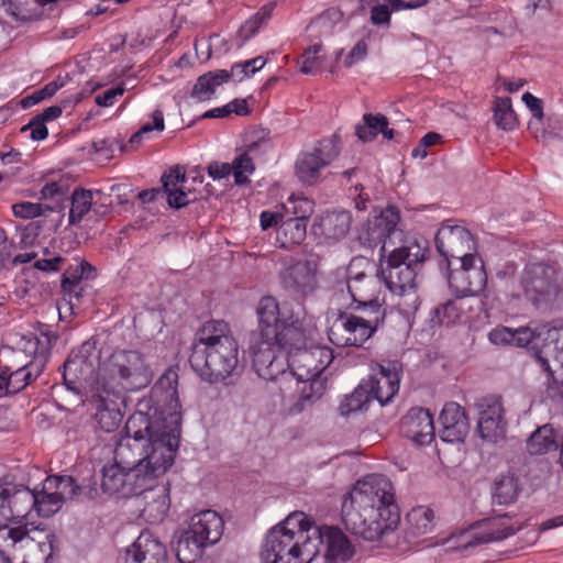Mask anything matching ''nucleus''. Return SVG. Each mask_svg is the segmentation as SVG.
<instances>
[{
    "label": "nucleus",
    "mask_w": 563,
    "mask_h": 563,
    "mask_svg": "<svg viewBox=\"0 0 563 563\" xmlns=\"http://www.w3.org/2000/svg\"><path fill=\"white\" fill-rule=\"evenodd\" d=\"M352 214L346 210H334L325 212L317 224L313 225L316 233H320L327 240L339 241L350 231Z\"/></svg>",
    "instance_id": "obj_31"
},
{
    "label": "nucleus",
    "mask_w": 563,
    "mask_h": 563,
    "mask_svg": "<svg viewBox=\"0 0 563 563\" xmlns=\"http://www.w3.org/2000/svg\"><path fill=\"white\" fill-rule=\"evenodd\" d=\"M34 510L37 516L49 518L59 511L64 505V503L57 497V495L52 490L45 487V482H43V487L38 492L34 489Z\"/></svg>",
    "instance_id": "obj_47"
},
{
    "label": "nucleus",
    "mask_w": 563,
    "mask_h": 563,
    "mask_svg": "<svg viewBox=\"0 0 563 563\" xmlns=\"http://www.w3.org/2000/svg\"><path fill=\"white\" fill-rule=\"evenodd\" d=\"M275 345L283 352L290 354L292 352L302 353L307 351V336L301 324L298 322H283L278 329H276V335L269 338Z\"/></svg>",
    "instance_id": "obj_32"
},
{
    "label": "nucleus",
    "mask_w": 563,
    "mask_h": 563,
    "mask_svg": "<svg viewBox=\"0 0 563 563\" xmlns=\"http://www.w3.org/2000/svg\"><path fill=\"white\" fill-rule=\"evenodd\" d=\"M549 324H539L534 328L523 327L514 330V345L527 347L531 350L537 358V361L542 366V350L545 345V333L543 331L548 330Z\"/></svg>",
    "instance_id": "obj_36"
},
{
    "label": "nucleus",
    "mask_w": 563,
    "mask_h": 563,
    "mask_svg": "<svg viewBox=\"0 0 563 563\" xmlns=\"http://www.w3.org/2000/svg\"><path fill=\"white\" fill-rule=\"evenodd\" d=\"M341 518L346 530L364 541H383L400 523L393 483L384 475L357 481L343 498Z\"/></svg>",
    "instance_id": "obj_1"
},
{
    "label": "nucleus",
    "mask_w": 563,
    "mask_h": 563,
    "mask_svg": "<svg viewBox=\"0 0 563 563\" xmlns=\"http://www.w3.org/2000/svg\"><path fill=\"white\" fill-rule=\"evenodd\" d=\"M374 400L371 393L366 388L364 380L353 390L352 394L347 395L340 405L341 415L347 416L351 412L363 410L366 406Z\"/></svg>",
    "instance_id": "obj_51"
},
{
    "label": "nucleus",
    "mask_w": 563,
    "mask_h": 563,
    "mask_svg": "<svg viewBox=\"0 0 563 563\" xmlns=\"http://www.w3.org/2000/svg\"><path fill=\"white\" fill-rule=\"evenodd\" d=\"M45 487L52 489L63 501L73 500L81 487L69 475H51L45 478Z\"/></svg>",
    "instance_id": "obj_48"
},
{
    "label": "nucleus",
    "mask_w": 563,
    "mask_h": 563,
    "mask_svg": "<svg viewBox=\"0 0 563 563\" xmlns=\"http://www.w3.org/2000/svg\"><path fill=\"white\" fill-rule=\"evenodd\" d=\"M164 195H167V202L170 208L180 209L188 205L186 194L178 189L180 183H186V174L180 172L178 166L169 168L161 178Z\"/></svg>",
    "instance_id": "obj_37"
},
{
    "label": "nucleus",
    "mask_w": 563,
    "mask_h": 563,
    "mask_svg": "<svg viewBox=\"0 0 563 563\" xmlns=\"http://www.w3.org/2000/svg\"><path fill=\"white\" fill-rule=\"evenodd\" d=\"M67 205L56 202L54 206L47 203H35L30 201H23L19 203H14L12 206L13 214L16 218L22 219H33L37 217H48L52 216L51 224L48 225L49 230H57L60 225L64 217Z\"/></svg>",
    "instance_id": "obj_30"
},
{
    "label": "nucleus",
    "mask_w": 563,
    "mask_h": 563,
    "mask_svg": "<svg viewBox=\"0 0 563 563\" xmlns=\"http://www.w3.org/2000/svg\"><path fill=\"white\" fill-rule=\"evenodd\" d=\"M401 364L397 361L380 364L378 373L363 379L373 399L387 405L399 390Z\"/></svg>",
    "instance_id": "obj_23"
},
{
    "label": "nucleus",
    "mask_w": 563,
    "mask_h": 563,
    "mask_svg": "<svg viewBox=\"0 0 563 563\" xmlns=\"http://www.w3.org/2000/svg\"><path fill=\"white\" fill-rule=\"evenodd\" d=\"M311 519L301 511L290 514L282 523L272 528L262 550L264 562L298 555L299 540L311 530Z\"/></svg>",
    "instance_id": "obj_8"
},
{
    "label": "nucleus",
    "mask_w": 563,
    "mask_h": 563,
    "mask_svg": "<svg viewBox=\"0 0 563 563\" xmlns=\"http://www.w3.org/2000/svg\"><path fill=\"white\" fill-rule=\"evenodd\" d=\"M400 220L396 207H387L379 216L368 220L365 231L360 240L371 249L380 245V258L388 255L390 247H397L396 241L401 242L404 233L397 229Z\"/></svg>",
    "instance_id": "obj_13"
},
{
    "label": "nucleus",
    "mask_w": 563,
    "mask_h": 563,
    "mask_svg": "<svg viewBox=\"0 0 563 563\" xmlns=\"http://www.w3.org/2000/svg\"><path fill=\"white\" fill-rule=\"evenodd\" d=\"M363 121V125H356V135L363 142L373 141L380 133V130L389 124L388 119L380 113H365Z\"/></svg>",
    "instance_id": "obj_52"
},
{
    "label": "nucleus",
    "mask_w": 563,
    "mask_h": 563,
    "mask_svg": "<svg viewBox=\"0 0 563 563\" xmlns=\"http://www.w3.org/2000/svg\"><path fill=\"white\" fill-rule=\"evenodd\" d=\"M457 320V306L454 299H449L433 311L432 322L444 327H453Z\"/></svg>",
    "instance_id": "obj_59"
},
{
    "label": "nucleus",
    "mask_w": 563,
    "mask_h": 563,
    "mask_svg": "<svg viewBox=\"0 0 563 563\" xmlns=\"http://www.w3.org/2000/svg\"><path fill=\"white\" fill-rule=\"evenodd\" d=\"M556 448V435L553 428L549 424L538 428L527 441L528 452L534 455L547 454Z\"/></svg>",
    "instance_id": "obj_45"
},
{
    "label": "nucleus",
    "mask_w": 563,
    "mask_h": 563,
    "mask_svg": "<svg viewBox=\"0 0 563 563\" xmlns=\"http://www.w3.org/2000/svg\"><path fill=\"white\" fill-rule=\"evenodd\" d=\"M493 119L497 128L506 132H511L518 126V118L509 97L494 98Z\"/></svg>",
    "instance_id": "obj_44"
},
{
    "label": "nucleus",
    "mask_w": 563,
    "mask_h": 563,
    "mask_svg": "<svg viewBox=\"0 0 563 563\" xmlns=\"http://www.w3.org/2000/svg\"><path fill=\"white\" fill-rule=\"evenodd\" d=\"M317 258L298 261L279 273L280 284L286 290L294 294H310L317 286Z\"/></svg>",
    "instance_id": "obj_22"
},
{
    "label": "nucleus",
    "mask_w": 563,
    "mask_h": 563,
    "mask_svg": "<svg viewBox=\"0 0 563 563\" xmlns=\"http://www.w3.org/2000/svg\"><path fill=\"white\" fill-rule=\"evenodd\" d=\"M289 203L291 205L294 218L302 219L307 222L313 212V202L307 198L291 199Z\"/></svg>",
    "instance_id": "obj_64"
},
{
    "label": "nucleus",
    "mask_w": 563,
    "mask_h": 563,
    "mask_svg": "<svg viewBox=\"0 0 563 563\" xmlns=\"http://www.w3.org/2000/svg\"><path fill=\"white\" fill-rule=\"evenodd\" d=\"M156 445L151 446L137 438L124 437L117 443L113 462L126 470H140L141 474L148 475V481L155 483L174 464L176 456L173 444Z\"/></svg>",
    "instance_id": "obj_6"
},
{
    "label": "nucleus",
    "mask_w": 563,
    "mask_h": 563,
    "mask_svg": "<svg viewBox=\"0 0 563 563\" xmlns=\"http://www.w3.org/2000/svg\"><path fill=\"white\" fill-rule=\"evenodd\" d=\"M277 233L278 236L284 235L286 239V241L283 242V246H285L286 242L300 244L306 238L307 222L294 217L287 218L279 224Z\"/></svg>",
    "instance_id": "obj_53"
},
{
    "label": "nucleus",
    "mask_w": 563,
    "mask_h": 563,
    "mask_svg": "<svg viewBox=\"0 0 563 563\" xmlns=\"http://www.w3.org/2000/svg\"><path fill=\"white\" fill-rule=\"evenodd\" d=\"M258 334L257 338H273L276 329L284 322L279 319L278 302L274 297H263L257 305Z\"/></svg>",
    "instance_id": "obj_35"
},
{
    "label": "nucleus",
    "mask_w": 563,
    "mask_h": 563,
    "mask_svg": "<svg viewBox=\"0 0 563 563\" xmlns=\"http://www.w3.org/2000/svg\"><path fill=\"white\" fill-rule=\"evenodd\" d=\"M289 376L296 377L298 382V396L288 409L290 415H299L311 408L325 393V376H316L310 369H303L301 366L290 369Z\"/></svg>",
    "instance_id": "obj_20"
},
{
    "label": "nucleus",
    "mask_w": 563,
    "mask_h": 563,
    "mask_svg": "<svg viewBox=\"0 0 563 563\" xmlns=\"http://www.w3.org/2000/svg\"><path fill=\"white\" fill-rule=\"evenodd\" d=\"M166 561L165 545L150 532H142L125 552V563H166Z\"/></svg>",
    "instance_id": "obj_27"
},
{
    "label": "nucleus",
    "mask_w": 563,
    "mask_h": 563,
    "mask_svg": "<svg viewBox=\"0 0 563 563\" xmlns=\"http://www.w3.org/2000/svg\"><path fill=\"white\" fill-rule=\"evenodd\" d=\"M189 363L205 382L218 384L240 373L239 344L223 320L206 322L196 333Z\"/></svg>",
    "instance_id": "obj_3"
},
{
    "label": "nucleus",
    "mask_w": 563,
    "mask_h": 563,
    "mask_svg": "<svg viewBox=\"0 0 563 563\" xmlns=\"http://www.w3.org/2000/svg\"><path fill=\"white\" fill-rule=\"evenodd\" d=\"M34 489L23 484L0 483V520L27 519L34 510Z\"/></svg>",
    "instance_id": "obj_17"
},
{
    "label": "nucleus",
    "mask_w": 563,
    "mask_h": 563,
    "mask_svg": "<svg viewBox=\"0 0 563 563\" xmlns=\"http://www.w3.org/2000/svg\"><path fill=\"white\" fill-rule=\"evenodd\" d=\"M521 287L526 298L538 308H552L562 297L555 269L542 263L526 266Z\"/></svg>",
    "instance_id": "obj_9"
},
{
    "label": "nucleus",
    "mask_w": 563,
    "mask_h": 563,
    "mask_svg": "<svg viewBox=\"0 0 563 563\" xmlns=\"http://www.w3.org/2000/svg\"><path fill=\"white\" fill-rule=\"evenodd\" d=\"M56 536L47 528H29L11 563H49L56 550Z\"/></svg>",
    "instance_id": "obj_15"
},
{
    "label": "nucleus",
    "mask_w": 563,
    "mask_h": 563,
    "mask_svg": "<svg viewBox=\"0 0 563 563\" xmlns=\"http://www.w3.org/2000/svg\"><path fill=\"white\" fill-rule=\"evenodd\" d=\"M27 529L26 525L20 527L0 525V559L3 563H11V556L18 552L20 541Z\"/></svg>",
    "instance_id": "obj_43"
},
{
    "label": "nucleus",
    "mask_w": 563,
    "mask_h": 563,
    "mask_svg": "<svg viewBox=\"0 0 563 563\" xmlns=\"http://www.w3.org/2000/svg\"><path fill=\"white\" fill-rule=\"evenodd\" d=\"M477 432L488 442L497 443L505 439L507 420L505 409L499 397L488 396L477 404Z\"/></svg>",
    "instance_id": "obj_16"
},
{
    "label": "nucleus",
    "mask_w": 563,
    "mask_h": 563,
    "mask_svg": "<svg viewBox=\"0 0 563 563\" xmlns=\"http://www.w3.org/2000/svg\"><path fill=\"white\" fill-rule=\"evenodd\" d=\"M287 356V353L280 351L272 364L266 368V371H268V375H260V377L265 380H275L278 376L289 375L287 369L290 367V364Z\"/></svg>",
    "instance_id": "obj_61"
},
{
    "label": "nucleus",
    "mask_w": 563,
    "mask_h": 563,
    "mask_svg": "<svg viewBox=\"0 0 563 563\" xmlns=\"http://www.w3.org/2000/svg\"><path fill=\"white\" fill-rule=\"evenodd\" d=\"M228 81L229 76L227 69H216L208 71L197 78L190 96L198 101L210 100L214 95L216 89Z\"/></svg>",
    "instance_id": "obj_38"
},
{
    "label": "nucleus",
    "mask_w": 563,
    "mask_h": 563,
    "mask_svg": "<svg viewBox=\"0 0 563 563\" xmlns=\"http://www.w3.org/2000/svg\"><path fill=\"white\" fill-rule=\"evenodd\" d=\"M45 123L46 122L41 120L40 115L36 114L30 120V122L26 125L22 126L21 132L30 130V136L33 141H43L48 135V130Z\"/></svg>",
    "instance_id": "obj_63"
},
{
    "label": "nucleus",
    "mask_w": 563,
    "mask_h": 563,
    "mask_svg": "<svg viewBox=\"0 0 563 563\" xmlns=\"http://www.w3.org/2000/svg\"><path fill=\"white\" fill-rule=\"evenodd\" d=\"M249 350L252 356V365L256 374L258 376L268 375V371H266V368L279 354L280 350L272 340H268L267 338H257L255 334L252 335Z\"/></svg>",
    "instance_id": "obj_34"
},
{
    "label": "nucleus",
    "mask_w": 563,
    "mask_h": 563,
    "mask_svg": "<svg viewBox=\"0 0 563 563\" xmlns=\"http://www.w3.org/2000/svg\"><path fill=\"white\" fill-rule=\"evenodd\" d=\"M89 398L96 406L95 428L103 432L117 430L123 418L121 409L125 406L126 397L109 390H100V393H96Z\"/></svg>",
    "instance_id": "obj_21"
},
{
    "label": "nucleus",
    "mask_w": 563,
    "mask_h": 563,
    "mask_svg": "<svg viewBox=\"0 0 563 563\" xmlns=\"http://www.w3.org/2000/svg\"><path fill=\"white\" fill-rule=\"evenodd\" d=\"M100 365L101 350L96 340H88L71 351L60 367L63 382L51 388L60 408H76L84 405L89 396L103 390Z\"/></svg>",
    "instance_id": "obj_4"
},
{
    "label": "nucleus",
    "mask_w": 563,
    "mask_h": 563,
    "mask_svg": "<svg viewBox=\"0 0 563 563\" xmlns=\"http://www.w3.org/2000/svg\"><path fill=\"white\" fill-rule=\"evenodd\" d=\"M426 252L413 241L391 249L385 256L386 261L380 260L379 277L394 295L407 298L405 305L410 310H417L419 306L417 279L426 261Z\"/></svg>",
    "instance_id": "obj_5"
},
{
    "label": "nucleus",
    "mask_w": 563,
    "mask_h": 563,
    "mask_svg": "<svg viewBox=\"0 0 563 563\" xmlns=\"http://www.w3.org/2000/svg\"><path fill=\"white\" fill-rule=\"evenodd\" d=\"M96 277V268L87 261H81L76 266H69L63 274L62 284L65 285H82V280L93 279Z\"/></svg>",
    "instance_id": "obj_54"
},
{
    "label": "nucleus",
    "mask_w": 563,
    "mask_h": 563,
    "mask_svg": "<svg viewBox=\"0 0 563 563\" xmlns=\"http://www.w3.org/2000/svg\"><path fill=\"white\" fill-rule=\"evenodd\" d=\"M148 478V475L141 474L140 470H126L113 462L102 467L101 489L120 498L139 496L153 484Z\"/></svg>",
    "instance_id": "obj_14"
},
{
    "label": "nucleus",
    "mask_w": 563,
    "mask_h": 563,
    "mask_svg": "<svg viewBox=\"0 0 563 563\" xmlns=\"http://www.w3.org/2000/svg\"><path fill=\"white\" fill-rule=\"evenodd\" d=\"M152 379V371L139 351H114L103 367V390L117 395L145 388Z\"/></svg>",
    "instance_id": "obj_7"
},
{
    "label": "nucleus",
    "mask_w": 563,
    "mask_h": 563,
    "mask_svg": "<svg viewBox=\"0 0 563 563\" xmlns=\"http://www.w3.org/2000/svg\"><path fill=\"white\" fill-rule=\"evenodd\" d=\"M405 435L419 445L429 444L434 438V426L428 409L411 408L401 419Z\"/></svg>",
    "instance_id": "obj_25"
},
{
    "label": "nucleus",
    "mask_w": 563,
    "mask_h": 563,
    "mask_svg": "<svg viewBox=\"0 0 563 563\" xmlns=\"http://www.w3.org/2000/svg\"><path fill=\"white\" fill-rule=\"evenodd\" d=\"M521 100L531 113V120L528 123L530 134L538 141L551 140L555 133L553 129L554 123H558V115L549 114L545 118L542 100L531 92H525Z\"/></svg>",
    "instance_id": "obj_26"
},
{
    "label": "nucleus",
    "mask_w": 563,
    "mask_h": 563,
    "mask_svg": "<svg viewBox=\"0 0 563 563\" xmlns=\"http://www.w3.org/2000/svg\"><path fill=\"white\" fill-rule=\"evenodd\" d=\"M456 228L457 225L443 224L435 235V247L439 255L442 257L439 266L446 277L450 287H452L453 277L450 260L454 257V252L457 246Z\"/></svg>",
    "instance_id": "obj_33"
},
{
    "label": "nucleus",
    "mask_w": 563,
    "mask_h": 563,
    "mask_svg": "<svg viewBox=\"0 0 563 563\" xmlns=\"http://www.w3.org/2000/svg\"><path fill=\"white\" fill-rule=\"evenodd\" d=\"M442 428L439 431L440 444H437V451L439 457L441 454H446L449 446L454 445L457 442V428L456 426L441 424Z\"/></svg>",
    "instance_id": "obj_62"
},
{
    "label": "nucleus",
    "mask_w": 563,
    "mask_h": 563,
    "mask_svg": "<svg viewBox=\"0 0 563 563\" xmlns=\"http://www.w3.org/2000/svg\"><path fill=\"white\" fill-rule=\"evenodd\" d=\"M154 483L142 492L145 505L142 509L141 517L151 525L162 522L167 516L170 507L168 487L161 486L154 488Z\"/></svg>",
    "instance_id": "obj_29"
},
{
    "label": "nucleus",
    "mask_w": 563,
    "mask_h": 563,
    "mask_svg": "<svg viewBox=\"0 0 563 563\" xmlns=\"http://www.w3.org/2000/svg\"><path fill=\"white\" fill-rule=\"evenodd\" d=\"M492 531L488 532L482 541L493 542L504 540L516 532V528L509 522L508 517L504 516L489 522Z\"/></svg>",
    "instance_id": "obj_58"
},
{
    "label": "nucleus",
    "mask_w": 563,
    "mask_h": 563,
    "mask_svg": "<svg viewBox=\"0 0 563 563\" xmlns=\"http://www.w3.org/2000/svg\"><path fill=\"white\" fill-rule=\"evenodd\" d=\"M178 375L167 371L154 384L148 399L142 400L139 406L147 411H136L128 419L124 431L128 438H137L151 446L156 444H173L176 454L180 433L181 413L177 391Z\"/></svg>",
    "instance_id": "obj_2"
},
{
    "label": "nucleus",
    "mask_w": 563,
    "mask_h": 563,
    "mask_svg": "<svg viewBox=\"0 0 563 563\" xmlns=\"http://www.w3.org/2000/svg\"><path fill=\"white\" fill-rule=\"evenodd\" d=\"M230 165L232 167L234 183L238 186L246 185L250 183L247 176L254 172L255 166L247 153H243L235 157L233 163Z\"/></svg>",
    "instance_id": "obj_57"
},
{
    "label": "nucleus",
    "mask_w": 563,
    "mask_h": 563,
    "mask_svg": "<svg viewBox=\"0 0 563 563\" xmlns=\"http://www.w3.org/2000/svg\"><path fill=\"white\" fill-rule=\"evenodd\" d=\"M63 84H58L57 81H51L46 84L42 89L34 91L32 95L24 97L20 104L22 108H30L41 102L46 98L53 97L60 88Z\"/></svg>",
    "instance_id": "obj_60"
},
{
    "label": "nucleus",
    "mask_w": 563,
    "mask_h": 563,
    "mask_svg": "<svg viewBox=\"0 0 563 563\" xmlns=\"http://www.w3.org/2000/svg\"><path fill=\"white\" fill-rule=\"evenodd\" d=\"M57 338V334L45 323H38L35 332H29L22 336L21 349L32 356V360L24 365V373H29L23 379L25 387L43 373Z\"/></svg>",
    "instance_id": "obj_12"
},
{
    "label": "nucleus",
    "mask_w": 563,
    "mask_h": 563,
    "mask_svg": "<svg viewBox=\"0 0 563 563\" xmlns=\"http://www.w3.org/2000/svg\"><path fill=\"white\" fill-rule=\"evenodd\" d=\"M519 493L518 481L514 475L498 476L492 488L493 501L498 505L512 504Z\"/></svg>",
    "instance_id": "obj_46"
},
{
    "label": "nucleus",
    "mask_w": 563,
    "mask_h": 563,
    "mask_svg": "<svg viewBox=\"0 0 563 563\" xmlns=\"http://www.w3.org/2000/svg\"><path fill=\"white\" fill-rule=\"evenodd\" d=\"M375 332L364 324L356 314L341 311L328 331L329 340L336 346H363Z\"/></svg>",
    "instance_id": "obj_19"
},
{
    "label": "nucleus",
    "mask_w": 563,
    "mask_h": 563,
    "mask_svg": "<svg viewBox=\"0 0 563 563\" xmlns=\"http://www.w3.org/2000/svg\"><path fill=\"white\" fill-rule=\"evenodd\" d=\"M334 360L333 350L328 346H314L299 354V366L310 369L316 376H323L324 371Z\"/></svg>",
    "instance_id": "obj_40"
},
{
    "label": "nucleus",
    "mask_w": 563,
    "mask_h": 563,
    "mask_svg": "<svg viewBox=\"0 0 563 563\" xmlns=\"http://www.w3.org/2000/svg\"><path fill=\"white\" fill-rule=\"evenodd\" d=\"M322 44L317 43L309 46L300 56V71L306 75H314L322 66V58L319 53L322 51Z\"/></svg>",
    "instance_id": "obj_55"
},
{
    "label": "nucleus",
    "mask_w": 563,
    "mask_h": 563,
    "mask_svg": "<svg viewBox=\"0 0 563 563\" xmlns=\"http://www.w3.org/2000/svg\"><path fill=\"white\" fill-rule=\"evenodd\" d=\"M188 530L206 547L216 544L222 537L224 521L214 510L200 511L191 517Z\"/></svg>",
    "instance_id": "obj_28"
},
{
    "label": "nucleus",
    "mask_w": 563,
    "mask_h": 563,
    "mask_svg": "<svg viewBox=\"0 0 563 563\" xmlns=\"http://www.w3.org/2000/svg\"><path fill=\"white\" fill-rule=\"evenodd\" d=\"M59 203H66L69 207L68 214V223L69 225H74L79 223L84 217L91 210L92 208V192L91 190H86L82 188H76L70 198H64L62 201L58 200Z\"/></svg>",
    "instance_id": "obj_42"
},
{
    "label": "nucleus",
    "mask_w": 563,
    "mask_h": 563,
    "mask_svg": "<svg viewBox=\"0 0 563 563\" xmlns=\"http://www.w3.org/2000/svg\"><path fill=\"white\" fill-rule=\"evenodd\" d=\"M352 308L356 311H360V314H356V318L364 324H369V328H373L374 332H376L386 317V309L383 307L379 300H373L365 303H356L353 305Z\"/></svg>",
    "instance_id": "obj_50"
},
{
    "label": "nucleus",
    "mask_w": 563,
    "mask_h": 563,
    "mask_svg": "<svg viewBox=\"0 0 563 563\" xmlns=\"http://www.w3.org/2000/svg\"><path fill=\"white\" fill-rule=\"evenodd\" d=\"M207 547L187 529L178 537L174 551L179 563H195Z\"/></svg>",
    "instance_id": "obj_41"
},
{
    "label": "nucleus",
    "mask_w": 563,
    "mask_h": 563,
    "mask_svg": "<svg viewBox=\"0 0 563 563\" xmlns=\"http://www.w3.org/2000/svg\"><path fill=\"white\" fill-rule=\"evenodd\" d=\"M320 544H323V541L319 539V534L313 533V529L305 532L303 539L299 540L298 559H305L306 563H312L319 553Z\"/></svg>",
    "instance_id": "obj_56"
},
{
    "label": "nucleus",
    "mask_w": 563,
    "mask_h": 563,
    "mask_svg": "<svg viewBox=\"0 0 563 563\" xmlns=\"http://www.w3.org/2000/svg\"><path fill=\"white\" fill-rule=\"evenodd\" d=\"M545 333V345L542 350V367L548 373L550 390L563 395V327L549 324Z\"/></svg>",
    "instance_id": "obj_18"
},
{
    "label": "nucleus",
    "mask_w": 563,
    "mask_h": 563,
    "mask_svg": "<svg viewBox=\"0 0 563 563\" xmlns=\"http://www.w3.org/2000/svg\"><path fill=\"white\" fill-rule=\"evenodd\" d=\"M434 512L426 506L412 508L406 516L409 531L413 537L426 534L431 530Z\"/></svg>",
    "instance_id": "obj_49"
},
{
    "label": "nucleus",
    "mask_w": 563,
    "mask_h": 563,
    "mask_svg": "<svg viewBox=\"0 0 563 563\" xmlns=\"http://www.w3.org/2000/svg\"><path fill=\"white\" fill-rule=\"evenodd\" d=\"M340 154V137L333 134L331 137L320 140L310 150L298 154L295 164V174L300 183L313 186L321 178V170L330 165Z\"/></svg>",
    "instance_id": "obj_11"
},
{
    "label": "nucleus",
    "mask_w": 563,
    "mask_h": 563,
    "mask_svg": "<svg viewBox=\"0 0 563 563\" xmlns=\"http://www.w3.org/2000/svg\"><path fill=\"white\" fill-rule=\"evenodd\" d=\"M460 252V297L477 296L486 286L487 275L474 235L461 227Z\"/></svg>",
    "instance_id": "obj_10"
},
{
    "label": "nucleus",
    "mask_w": 563,
    "mask_h": 563,
    "mask_svg": "<svg viewBox=\"0 0 563 563\" xmlns=\"http://www.w3.org/2000/svg\"><path fill=\"white\" fill-rule=\"evenodd\" d=\"M377 282L373 276L358 273L347 278V290L353 299V305L379 300L376 296Z\"/></svg>",
    "instance_id": "obj_39"
},
{
    "label": "nucleus",
    "mask_w": 563,
    "mask_h": 563,
    "mask_svg": "<svg viewBox=\"0 0 563 563\" xmlns=\"http://www.w3.org/2000/svg\"><path fill=\"white\" fill-rule=\"evenodd\" d=\"M313 533L319 534V539L327 547L324 560L328 563L346 562L354 555V547L349 537L339 527H316L312 525Z\"/></svg>",
    "instance_id": "obj_24"
}]
</instances>
